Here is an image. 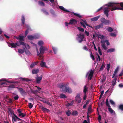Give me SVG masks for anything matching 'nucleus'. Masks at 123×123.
Returning a JSON list of instances; mask_svg holds the SVG:
<instances>
[{
    "instance_id": "46",
    "label": "nucleus",
    "mask_w": 123,
    "mask_h": 123,
    "mask_svg": "<svg viewBox=\"0 0 123 123\" xmlns=\"http://www.w3.org/2000/svg\"><path fill=\"white\" fill-rule=\"evenodd\" d=\"M24 50H25V53L26 54L28 55H29L30 54V52L27 49L26 50L25 49V48H24Z\"/></svg>"
},
{
    "instance_id": "37",
    "label": "nucleus",
    "mask_w": 123,
    "mask_h": 123,
    "mask_svg": "<svg viewBox=\"0 0 123 123\" xmlns=\"http://www.w3.org/2000/svg\"><path fill=\"white\" fill-rule=\"evenodd\" d=\"M18 51L19 53L22 54L24 52V50L23 49H18Z\"/></svg>"
},
{
    "instance_id": "11",
    "label": "nucleus",
    "mask_w": 123,
    "mask_h": 123,
    "mask_svg": "<svg viewBox=\"0 0 123 123\" xmlns=\"http://www.w3.org/2000/svg\"><path fill=\"white\" fill-rule=\"evenodd\" d=\"M88 85V84H86L84 86L83 90V93H84L87 94V92H88V88L87 87Z\"/></svg>"
},
{
    "instance_id": "20",
    "label": "nucleus",
    "mask_w": 123,
    "mask_h": 123,
    "mask_svg": "<svg viewBox=\"0 0 123 123\" xmlns=\"http://www.w3.org/2000/svg\"><path fill=\"white\" fill-rule=\"evenodd\" d=\"M14 117H12V120L14 121L15 122L16 120V119H17L19 121H21L22 120L19 118L16 115L14 114Z\"/></svg>"
},
{
    "instance_id": "1",
    "label": "nucleus",
    "mask_w": 123,
    "mask_h": 123,
    "mask_svg": "<svg viewBox=\"0 0 123 123\" xmlns=\"http://www.w3.org/2000/svg\"><path fill=\"white\" fill-rule=\"evenodd\" d=\"M108 12L109 10L111 11L116 10H123V2L116 3L113 2L108 3Z\"/></svg>"
},
{
    "instance_id": "12",
    "label": "nucleus",
    "mask_w": 123,
    "mask_h": 123,
    "mask_svg": "<svg viewBox=\"0 0 123 123\" xmlns=\"http://www.w3.org/2000/svg\"><path fill=\"white\" fill-rule=\"evenodd\" d=\"M42 79V75L39 77L37 76V77L35 79L36 83L38 84L40 83Z\"/></svg>"
},
{
    "instance_id": "63",
    "label": "nucleus",
    "mask_w": 123,
    "mask_h": 123,
    "mask_svg": "<svg viewBox=\"0 0 123 123\" xmlns=\"http://www.w3.org/2000/svg\"><path fill=\"white\" fill-rule=\"evenodd\" d=\"M34 96L35 98L38 99L39 98H40V97L39 96L37 95V94H35L34 95Z\"/></svg>"
},
{
    "instance_id": "4",
    "label": "nucleus",
    "mask_w": 123,
    "mask_h": 123,
    "mask_svg": "<svg viewBox=\"0 0 123 123\" xmlns=\"http://www.w3.org/2000/svg\"><path fill=\"white\" fill-rule=\"evenodd\" d=\"M17 88L22 96H24L27 95V92L23 88L18 87H17Z\"/></svg>"
},
{
    "instance_id": "28",
    "label": "nucleus",
    "mask_w": 123,
    "mask_h": 123,
    "mask_svg": "<svg viewBox=\"0 0 123 123\" xmlns=\"http://www.w3.org/2000/svg\"><path fill=\"white\" fill-rule=\"evenodd\" d=\"M59 9H60L64 11H66L67 12H69L70 11H69L68 10L65 9V8L62 6H59Z\"/></svg>"
},
{
    "instance_id": "49",
    "label": "nucleus",
    "mask_w": 123,
    "mask_h": 123,
    "mask_svg": "<svg viewBox=\"0 0 123 123\" xmlns=\"http://www.w3.org/2000/svg\"><path fill=\"white\" fill-rule=\"evenodd\" d=\"M119 109L122 111H123V105L120 104L119 106Z\"/></svg>"
},
{
    "instance_id": "40",
    "label": "nucleus",
    "mask_w": 123,
    "mask_h": 123,
    "mask_svg": "<svg viewBox=\"0 0 123 123\" xmlns=\"http://www.w3.org/2000/svg\"><path fill=\"white\" fill-rule=\"evenodd\" d=\"M25 20V19L24 16L22 15V18L21 20L22 22V24L23 25H24V24Z\"/></svg>"
},
{
    "instance_id": "53",
    "label": "nucleus",
    "mask_w": 123,
    "mask_h": 123,
    "mask_svg": "<svg viewBox=\"0 0 123 123\" xmlns=\"http://www.w3.org/2000/svg\"><path fill=\"white\" fill-rule=\"evenodd\" d=\"M98 57H97V60H96V62H97V61L98 62V60H99V61H100L101 60V58L100 56H99L98 55V54L97 55Z\"/></svg>"
},
{
    "instance_id": "52",
    "label": "nucleus",
    "mask_w": 123,
    "mask_h": 123,
    "mask_svg": "<svg viewBox=\"0 0 123 123\" xmlns=\"http://www.w3.org/2000/svg\"><path fill=\"white\" fill-rule=\"evenodd\" d=\"M9 88H15V85L13 84H12L10 85L9 86H7Z\"/></svg>"
},
{
    "instance_id": "32",
    "label": "nucleus",
    "mask_w": 123,
    "mask_h": 123,
    "mask_svg": "<svg viewBox=\"0 0 123 123\" xmlns=\"http://www.w3.org/2000/svg\"><path fill=\"white\" fill-rule=\"evenodd\" d=\"M73 14L75 15L76 16H77L79 18H82L81 16L80 15H79L78 14H77V13H75L74 12H72V13L71 15H73Z\"/></svg>"
},
{
    "instance_id": "27",
    "label": "nucleus",
    "mask_w": 123,
    "mask_h": 123,
    "mask_svg": "<svg viewBox=\"0 0 123 123\" xmlns=\"http://www.w3.org/2000/svg\"><path fill=\"white\" fill-rule=\"evenodd\" d=\"M119 69V67H117L114 71V73L113 75L112 78H113L115 76V74L118 72V71Z\"/></svg>"
},
{
    "instance_id": "25",
    "label": "nucleus",
    "mask_w": 123,
    "mask_h": 123,
    "mask_svg": "<svg viewBox=\"0 0 123 123\" xmlns=\"http://www.w3.org/2000/svg\"><path fill=\"white\" fill-rule=\"evenodd\" d=\"M38 63V62H36L32 63L30 65V67L32 68L34 67L35 65H37Z\"/></svg>"
},
{
    "instance_id": "13",
    "label": "nucleus",
    "mask_w": 123,
    "mask_h": 123,
    "mask_svg": "<svg viewBox=\"0 0 123 123\" xmlns=\"http://www.w3.org/2000/svg\"><path fill=\"white\" fill-rule=\"evenodd\" d=\"M77 21L75 19H72L70 20V22L69 23V24L75 25L77 23Z\"/></svg>"
},
{
    "instance_id": "24",
    "label": "nucleus",
    "mask_w": 123,
    "mask_h": 123,
    "mask_svg": "<svg viewBox=\"0 0 123 123\" xmlns=\"http://www.w3.org/2000/svg\"><path fill=\"white\" fill-rule=\"evenodd\" d=\"M19 79L23 81H25L27 82L31 81L30 79L27 78L20 77L19 78Z\"/></svg>"
},
{
    "instance_id": "50",
    "label": "nucleus",
    "mask_w": 123,
    "mask_h": 123,
    "mask_svg": "<svg viewBox=\"0 0 123 123\" xmlns=\"http://www.w3.org/2000/svg\"><path fill=\"white\" fill-rule=\"evenodd\" d=\"M108 31L110 32H111L113 31V29L111 27H108Z\"/></svg>"
},
{
    "instance_id": "10",
    "label": "nucleus",
    "mask_w": 123,
    "mask_h": 123,
    "mask_svg": "<svg viewBox=\"0 0 123 123\" xmlns=\"http://www.w3.org/2000/svg\"><path fill=\"white\" fill-rule=\"evenodd\" d=\"M27 37L28 39L30 40H32L34 39H38L39 37L38 36H37L36 35L33 36L31 35L28 36Z\"/></svg>"
},
{
    "instance_id": "35",
    "label": "nucleus",
    "mask_w": 123,
    "mask_h": 123,
    "mask_svg": "<svg viewBox=\"0 0 123 123\" xmlns=\"http://www.w3.org/2000/svg\"><path fill=\"white\" fill-rule=\"evenodd\" d=\"M105 63H104L102 64V66H101V68H100V70L99 71H102L103 69H104V67L105 66Z\"/></svg>"
},
{
    "instance_id": "61",
    "label": "nucleus",
    "mask_w": 123,
    "mask_h": 123,
    "mask_svg": "<svg viewBox=\"0 0 123 123\" xmlns=\"http://www.w3.org/2000/svg\"><path fill=\"white\" fill-rule=\"evenodd\" d=\"M7 100H8V101L6 100V101H7L8 103H12V99L9 98V99H7Z\"/></svg>"
},
{
    "instance_id": "59",
    "label": "nucleus",
    "mask_w": 123,
    "mask_h": 123,
    "mask_svg": "<svg viewBox=\"0 0 123 123\" xmlns=\"http://www.w3.org/2000/svg\"><path fill=\"white\" fill-rule=\"evenodd\" d=\"M29 30H30V29L29 28H28L25 31V35L26 36L28 34L29 32L28 31Z\"/></svg>"
},
{
    "instance_id": "41",
    "label": "nucleus",
    "mask_w": 123,
    "mask_h": 123,
    "mask_svg": "<svg viewBox=\"0 0 123 123\" xmlns=\"http://www.w3.org/2000/svg\"><path fill=\"white\" fill-rule=\"evenodd\" d=\"M84 95L83 96V99L84 100H86L87 97V94L84 93Z\"/></svg>"
},
{
    "instance_id": "17",
    "label": "nucleus",
    "mask_w": 123,
    "mask_h": 123,
    "mask_svg": "<svg viewBox=\"0 0 123 123\" xmlns=\"http://www.w3.org/2000/svg\"><path fill=\"white\" fill-rule=\"evenodd\" d=\"M100 20L101 22L102 23L105 25H106L108 23V21L106 19H105L104 18H101Z\"/></svg>"
},
{
    "instance_id": "22",
    "label": "nucleus",
    "mask_w": 123,
    "mask_h": 123,
    "mask_svg": "<svg viewBox=\"0 0 123 123\" xmlns=\"http://www.w3.org/2000/svg\"><path fill=\"white\" fill-rule=\"evenodd\" d=\"M117 79L116 77H115L114 78L113 80L112 81V88H113L114 87V86L115 85Z\"/></svg>"
},
{
    "instance_id": "3",
    "label": "nucleus",
    "mask_w": 123,
    "mask_h": 123,
    "mask_svg": "<svg viewBox=\"0 0 123 123\" xmlns=\"http://www.w3.org/2000/svg\"><path fill=\"white\" fill-rule=\"evenodd\" d=\"M102 47L105 50L107 49V47L106 46V44L108 45V40H101V41Z\"/></svg>"
},
{
    "instance_id": "34",
    "label": "nucleus",
    "mask_w": 123,
    "mask_h": 123,
    "mask_svg": "<svg viewBox=\"0 0 123 123\" xmlns=\"http://www.w3.org/2000/svg\"><path fill=\"white\" fill-rule=\"evenodd\" d=\"M115 50L114 48H111L108 49V52H114Z\"/></svg>"
},
{
    "instance_id": "62",
    "label": "nucleus",
    "mask_w": 123,
    "mask_h": 123,
    "mask_svg": "<svg viewBox=\"0 0 123 123\" xmlns=\"http://www.w3.org/2000/svg\"><path fill=\"white\" fill-rule=\"evenodd\" d=\"M16 46V47L17 46H19L20 45L19 41H17L15 43Z\"/></svg>"
},
{
    "instance_id": "31",
    "label": "nucleus",
    "mask_w": 123,
    "mask_h": 123,
    "mask_svg": "<svg viewBox=\"0 0 123 123\" xmlns=\"http://www.w3.org/2000/svg\"><path fill=\"white\" fill-rule=\"evenodd\" d=\"M37 55L39 56L40 57V59H41V60H42V58L43 57V56H42L41 55H40V53H39V51H38V50L37 49Z\"/></svg>"
},
{
    "instance_id": "21",
    "label": "nucleus",
    "mask_w": 123,
    "mask_h": 123,
    "mask_svg": "<svg viewBox=\"0 0 123 123\" xmlns=\"http://www.w3.org/2000/svg\"><path fill=\"white\" fill-rule=\"evenodd\" d=\"M8 46L12 48H15L16 47L15 43H8Z\"/></svg>"
},
{
    "instance_id": "14",
    "label": "nucleus",
    "mask_w": 123,
    "mask_h": 123,
    "mask_svg": "<svg viewBox=\"0 0 123 123\" xmlns=\"http://www.w3.org/2000/svg\"><path fill=\"white\" fill-rule=\"evenodd\" d=\"M93 73L94 72L93 71L91 70L90 71L88 77V78L89 80H91L92 79L93 77Z\"/></svg>"
},
{
    "instance_id": "26",
    "label": "nucleus",
    "mask_w": 123,
    "mask_h": 123,
    "mask_svg": "<svg viewBox=\"0 0 123 123\" xmlns=\"http://www.w3.org/2000/svg\"><path fill=\"white\" fill-rule=\"evenodd\" d=\"M24 37L23 36H19V37H17L16 38L17 39L19 40V41H23L24 40Z\"/></svg>"
},
{
    "instance_id": "9",
    "label": "nucleus",
    "mask_w": 123,
    "mask_h": 123,
    "mask_svg": "<svg viewBox=\"0 0 123 123\" xmlns=\"http://www.w3.org/2000/svg\"><path fill=\"white\" fill-rule=\"evenodd\" d=\"M3 80H4L2 79L0 80V87H6V86L7 85L6 82L7 81L6 80H5V81H2Z\"/></svg>"
},
{
    "instance_id": "5",
    "label": "nucleus",
    "mask_w": 123,
    "mask_h": 123,
    "mask_svg": "<svg viewBox=\"0 0 123 123\" xmlns=\"http://www.w3.org/2000/svg\"><path fill=\"white\" fill-rule=\"evenodd\" d=\"M78 36L77 40L79 43H81L83 40V39L84 38V36L83 34H80L79 35H77Z\"/></svg>"
},
{
    "instance_id": "16",
    "label": "nucleus",
    "mask_w": 123,
    "mask_h": 123,
    "mask_svg": "<svg viewBox=\"0 0 123 123\" xmlns=\"http://www.w3.org/2000/svg\"><path fill=\"white\" fill-rule=\"evenodd\" d=\"M110 105L108 103V110L111 114H113L114 113H115V112L110 107Z\"/></svg>"
},
{
    "instance_id": "36",
    "label": "nucleus",
    "mask_w": 123,
    "mask_h": 123,
    "mask_svg": "<svg viewBox=\"0 0 123 123\" xmlns=\"http://www.w3.org/2000/svg\"><path fill=\"white\" fill-rule=\"evenodd\" d=\"M66 113L68 116H70L71 114L70 111L69 110H68L66 112Z\"/></svg>"
},
{
    "instance_id": "30",
    "label": "nucleus",
    "mask_w": 123,
    "mask_h": 123,
    "mask_svg": "<svg viewBox=\"0 0 123 123\" xmlns=\"http://www.w3.org/2000/svg\"><path fill=\"white\" fill-rule=\"evenodd\" d=\"M46 64L45 63L43 62L42 61L40 64L41 66L43 67H46L45 66Z\"/></svg>"
},
{
    "instance_id": "57",
    "label": "nucleus",
    "mask_w": 123,
    "mask_h": 123,
    "mask_svg": "<svg viewBox=\"0 0 123 123\" xmlns=\"http://www.w3.org/2000/svg\"><path fill=\"white\" fill-rule=\"evenodd\" d=\"M82 21H83V22L84 23V24H85V25L87 26H89V27H91V28H92V26H89L88 25V24L87 23V22L86 21V20H82Z\"/></svg>"
},
{
    "instance_id": "33",
    "label": "nucleus",
    "mask_w": 123,
    "mask_h": 123,
    "mask_svg": "<svg viewBox=\"0 0 123 123\" xmlns=\"http://www.w3.org/2000/svg\"><path fill=\"white\" fill-rule=\"evenodd\" d=\"M60 97L62 98H67V96L64 94L62 93L60 94Z\"/></svg>"
},
{
    "instance_id": "54",
    "label": "nucleus",
    "mask_w": 123,
    "mask_h": 123,
    "mask_svg": "<svg viewBox=\"0 0 123 123\" xmlns=\"http://www.w3.org/2000/svg\"><path fill=\"white\" fill-rule=\"evenodd\" d=\"M52 49L55 54H56L57 53L56 49L55 47H52Z\"/></svg>"
},
{
    "instance_id": "42",
    "label": "nucleus",
    "mask_w": 123,
    "mask_h": 123,
    "mask_svg": "<svg viewBox=\"0 0 123 123\" xmlns=\"http://www.w3.org/2000/svg\"><path fill=\"white\" fill-rule=\"evenodd\" d=\"M44 42L43 41H39L38 42V44L40 46H42V45L43 44Z\"/></svg>"
},
{
    "instance_id": "64",
    "label": "nucleus",
    "mask_w": 123,
    "mask_h": 123,
    "mask_svg": "<svg viewBox=\"0 0 123 123\" xmlns=\"http://www.w3.org/2000/svg\"><path fill=\"white\" fill-rule=\"evenodd\" d=\"M19 98L18 96L16 95L14 97V98L15 100H17Z\"/></svg>"
},
{
    "instance_id": "45",
    "label": "nucleus",
    "mask_w": 123,
    "mask_h": 123,
    "mask_svg": "<svg viewBox=\"0 0 123 123\" xmlns=\"http://www.w3.org/2000/svg\"><path fill=\"white\" fill-rule=\"evenodd\" d=\"M39 4L42 6H44L45 5L44 3L43 2L39 1L38 2Z\"/></svg>"
},
{
    "instance_id": "29",
    "label": "nucleus",
    "mask_w": 123,
    "mask_h": 123,
    "mask_svg": "<svg viewBox=\"0 0 123 123\" xmlns=\"http://www.w3.org/2000/svg\"><path fill=\"white\" fill-rule=\"evenodd\" d=\"M72 115L74 116H76L78 115V113L77 111H73L71 113Z\"/></svg>"
},
{
    "instance_id": "23",
    "label": "nucleus",
    "mask_w": 123,
    "mask_h": 123,
    "mask_svg": "<svg viewBox=\"0 0 123 123\" xmlns=\"http://www.w3.org/2000/svg\"><path fill=\"white\" fill-rule=\"evenodd\" d=\"M39 70L38 69H33L32 71V74H36L39 72Z\"/></svg>"
},
{
    "instance_id": "56",
    "label": "nucleus",
    "mask_w": 123,
    "mask_h": 123,
    "mask_svg": "<svg viewBox=\"0 0 123 123\" xmlns=\"http://www.w3.org/2000/svg\"><path fill=\"white\" fill-rule=\"evenodd\" d=\"M109 35L112 37H116V35L115 33H111L109 34Z\"/></svg>"
},
{
    "instance_id": "44",
    "label": "nucleus",
    "mask_w": 123,
    "mask_h": 123,
    "mask_svg": "<svg viewBox=\"0 0 123 123\" xmlns=\"http://www.w3.org/2000/svg\"><path fill=\"white\" fill-rule=\"evenodd\" d=\"M105 6V5H104L102 7H101L100 8H99V9H98L97 11L96 12H98L102 10L103 9Z\"/></svg>"
},
{
    "instance_id": "48",
    "label": "nucleus",
    "mask_w": 123,
    "mask_h": 123,
    "mask_svg": "<svg viewBox=\"0 0 123 123\" xmlns=\"http://www.w3.org/2000/svg\"><path fill=\"white\" fill-rule=\"evenodd\" d=\"M42 11L46 15H49L48 13L44 9H42Z\"/></svg>"
},
{
    "instance_id": "6",
    "label": "nucleus",
    "mask_w": 123,
    "mask_h": 123,
    "mask_svg": "<svg viewBox=\"0 0 123 123\" xmlns=\"http://www.w3.org/2000/svg\"><path fill=\"white\" fill-rule=\"evenodd\" d=\"M80 96V94L78 93L75 97V100L78 103H80L82 100V98Z\"/></svg>"
},
{
    "instance_id": "47",
    "label": "nucleus",
    "mask_w": 123,
    "mask_h": 123,
    "mask_svg": "<svg viewBox=\"0 0 123 123\" xmlns=\"http://www.w3.org/2000/svg\"><path fill=\"white\" fill-rule=\"evenodd\" d=\"M90 55L91 58H92L93 61H94L95 60L94 57L93 55L92 54V52H91L90 53Z\"/></svg>"
},
{
    "instance_id": "58",
    "label": "nucleus",
    "mask_w": 123,
    "mask_h": 123,
    "mask_svg": "<svg viewBox=\"0 0 123 123\" xmlns=\"http://www.w3.org/2000/svg\"><path fill=\"white\" fill-rule=\"evenodd\" d=\"M28 107L30 109L32 108L33 107V104L31 103H29Z\"/></svg>"
},
{
    "instance_id": "15",
    "label": "nucleus",
    "mask_w": 123,
    "mask_h": 123,
    "mask_svg": "<svg viewBox=\"0 0 123 123\" xmlns=\"http://www.w3.org/2000/svg\"><path fill=\"white\" fill-rule=\"evenodd\" d=\"M107 5L108 4H107L105 5L106 6V7L105 6L103 9L104 10V14L106 15L107 17H108V6H107Z\"/></svg>"
},
{
    "instance_id": "2",
    "label": "nucleus",
    "mask_w": 123,
    "mask_h": 123,
    "mask_svg": "<svg viewBox=\"0 0 123 123\" xmlns=\"http://www.w3.org/2000/svg\"><path fill=\"white\" fill-rule=\"evenodd\" d=\"M59 86L60 89L61 91L62 92L71 93L72 92V90L71 89L67 86L66 84L63 83H61Z\"/></svg>"
},
{
    "instance_id": "19",
    "label": "nucleus",
    "mask_w": 123,
    "mask_h": 123,
    "mask_svg": "<svg viewBox=\"0 0 123 123\" xmlns=\"http://www.w3.org/2000/svg\"><path fill=\"white\" fill-rule=\"evenodd\" d=\"M100 17V15L97 16L96 17L93 18H91V20L92 21H97Z\"/></svg>"
},
{
    "instance_id": "38",
    "label": "nucleus",
    "mask_w": 123,
    "mask_h": 123,
    "mask_svg": "<svg viewBox=\"0 0 123 123\" xmlns=\"http://www.w3.org/2000/svg\"><path fill=\"white\" fill-rule=\"evenodd\" d=\"M39 91L38 90H31V93L34 94H36L38 93V92Z\"/></svg>"
},
{
    "instance_id": "7",
    "label": "nucleus",
    "mask_w": 123,
    "mask_h": 123,
    "mask_svg": "<svg viewBox=\"0 0 123 123\" xmlns=\"http://www.w3.org/2000/svg\"><path fill=\"white\" fill-rule=\"evenodd\" d=\"M17 111L18 112V116L20 117L23 118L26 115L25 113L23 114L21 110L20 109H18L17 110Z\"/></svg>"
},
{
    "instance_id": "43",
    "label": "nucleus",
    "mask_w": 123,
    "mask_h": 123,
    "mask_svg": "<svg viewBox=\"0 0 123 123\" xmlns=\"http://www.w3.org/2000/svg\"><path fill=\"white\" fill-rule=\"evenodd\" d=\"M109 102L113 106L115 105V104L113 101L111 100H110L109 101Z\"/></svg>"
},
{
    "instance_id": "39",
    "label": "nucleus",
    "mask_w": 123,
    "mask_h": 123,
    "mask_svg": "<svg viewBox=\"0 0 123 123\" xmlns=\"http://www.w3.org/2000/svg\"><path fill=\"white\" fill-rule=\"evenodd\" d=\"M73 103V101H72L70 103H67L66 105L67 107H69L72 106Z\"/></svg>"
},
{
    "instance_id": "55",
    "label": "nucleus",
    "mask_w": 123,
    "mask_h": 123,
    "mask_svg": "<svg viewBox=\"0 0 123 123\" xmlns=\"http://www.w3.org/2000/svg\"><path fill=\"white\" fill-rule=\"evenodd\" d=\"M77 29L80 31L82 32H84V29L82 28H80L79 27H77Z\"/></svg>"
},
{
    "instance_id": "51",
    "label": "nucleus",
    "mask_w": 123,
    "mask_h": 123,
    "mask_svg": "<svg viewBox=\"0 0 123 123\" xmlns=\"http://www.w3.org/2000/svg\"><path fill=\"white\" fill-rule=\"evenodd\" d=\"M98 51L100 55H102V53L101 51V50L100 49V47H98Z\"/></svg>"
},
{
    "instance_id": "8",
    "label": "nucleus",
    "mask_w": 123,
    "mask_h": 123,
    "mask_svg": "<svg viewBox=\"0 0 123 123\" xmlns=\"http://www.w3.org/2000/svg\"><path fill=\"white\" fill-rule=\"evenodd\" d=\"M47 50V49L43 46H41L40 48V54L41 55H43L45 51Z\"/></svg>"
},
{
    "instance_id": "18",
    "label": "nucleus",
    "mask_w": 123,
    "mask_h": 123,
    "mask_svg": "<svg viewBox=\"0 0 123 123\" xmlns=\"http://www.w3.org/2000/svg\"><path fill=\"white\" fill-rule=\"evenodd\" d=\"M40 108L44 112H50V111L47 108H46L44 107L41 106L40 107Z\"/></svg>"
},
{
    "instance_id": "60",
    "label": "nucleus",
    "mask_w": 123,
    "mask_h": 123,
    "mask_svg": "<svg viewBox=\"0 0 123 123\" xmlns=\"http://www.w3.org/2000/svg\"><path fill=\"white\" fill-rule=\"evenodd\" d=\"M106 79V77L105 76H103V78L101 79V81L102 83H103L104 82Z\"/></svg>"
}]
</instances>
